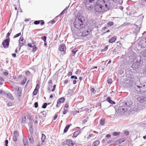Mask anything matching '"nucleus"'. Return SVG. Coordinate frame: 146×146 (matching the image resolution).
Masks as SVG:
<instances>
[{
    "label": "nucleus",
    "mask_w": 146,
    "mask_h": 146,
    "mask_svg": "<svg viewBox=\"0 0 146 146\" xmlns=\"http://www.w3.org/2000/svg\"><path fill=\"white\" fill-rule=\"evenodd\" d=\"M111 3L109 0H98L94 6L95 10L98 12L105 11L110 8Z\"/></svg>",
    "instance_id": "f257e3e1"
},
{
    "label": "nucleus",
    "mask_w": 146,
    "mask_h": 146,
    "mask_svg": "<svg viewBox=\"0 0 146 146\" xmlns=\"http://www.w3.org/2000/svg\"><path fill=\"white\" fill-rule=\"evenodd\" d=\"M135 108L133 103L131 101L124 102L120 104L118 110V112L121 114L123 113L127 110L130 111H133Z\"/></svg>",
    "instance_id": "f03ea898"
},
{
    "label": "nucleus",
    "mask_w": 146,
    "mask_h": 146,
    "mask_svg": "<svg viewBox=\"0 0 146 146\" xmlns=\"http://www.w3.org/2000/svg\"><path fill=\"white\" fill-rule=\"evenodd\" d=\"M73 24L74 28L79 30L84 28L87 25L84 17L80 15H78L75 17Z\"/></svg>",
    "instance_id": "7ed1b4c3"
},
{
    "label": "nucleus",
    "mask_w": 146,
    "mask_h": 146,
    "mask_svg": "<svg viewBox=\"0 0 146 146\" xmlns=\"http://www.w3.org/2000/svg\"><path fill=\"white\" fill-rule=\"evenodd\" d=\"M145 84H146V83H137L135 84V89L137 92L143 93L146 91V85Z\"/></svg>",
    "instance_id": "20e7f679"
},
{
    "label": "nucleus",
    "mask_w": 146,
    "mask_h": 146,
    "mask_svg": "<svg viewBox=\"0 0 146 146\" xmlns=\"http://www.w3.org/2000/svg\"><path fill=\"white\" fill-rule=\"evenodd\" d=\"M142 59L140 56H138L136 61L132 64L131 66L132 68L135 70L138 69L143 64V60Z\"/></svg>",
    "instance_id": "39448f33"
},
{
    "label": "nucleus",
    "mask_w": 146,
    "mask_h": 146,
    "mask_svg": "<svg viewBox=\"0 0 146 146\" xmlns=\"http://www.w3.org/2000/svg\"><path fill=\"white\" fill-rule=\"evenodd\" d=\"M10 38L6 39L3 40L2 42V45L5 48L9 47L10 42Z\"/></svg>",
    "instance_id": "423d86ee"
},
{
    "label": "nucleus",
    "mask_w": 146,
    "mask_h": 146,
    "mask_svg": "<svg viewBox=\"0 0 146 146\" xmlns=\"http://www.w3.org/2000/svg\"><path fill=\"white\" fill-rule=\"evenodd\" d=\"M139 46L141 48H144L146 47V38L141 39L138 43Z\"/></svg>",
    "instance_id": "0eeeda50"
},
{
    "label": "nucleus",
    "mask_w": 146,
    "mask_h": 146,
    "mask_svg": "<svg viewBox=\"0 0 146 146\" xmlns=\"http://www.w3.org/2000/svg\"><path fill=\"white\" fill-rule=\"evenodd\" d=\"M65 100V98L64 97H62L59 98L57 101V104L56 105V107L58 108L60 106L61 104H62L64 102Z\"/></svg>",
    "instance_id": "6e6552de"
},
{
    "label": "nucleus",
    "mask_w": 146,
    "mask_h": 146,
    "mask_svg": "<svg viewBox=\"0 0 146 146\" xmlns=\"http://www.w3.org/2000/svg\"><path fill=\"white\" fill-rule=\"evenodd\" d=\"M94 0H86L85 1V4L86 6V8H88V9H89L90 8L91 9L92 8V6L91 5H89V3H94Z\"/></svg>",
    "instance_id": "1a4fd4ad"
},
{
    "label": "nucleus",
    "mask_w": 146,
    "mask_h": 146,
    "mask_svg": "<svg viewBox=\"0 0 146 146\" xmlns=\"http://www.w3.org/2000/svg\"><path fill=\"white\" fill-rule=\"evenodd\" d=\"M137 99L139 102L143 103L145 101L146 98L145 97L141 96L138 97Z\"/></svg>",
    "instance_id": "9d476101"
},
{
    "label": "nucleus",
    "mask_w": 146,
    "mask_h": 146,
    "mask_svg": "<svg viewBox=\"0 0 146 146\" xmlns=\"http://www.w3.org/2000/svg\"><path fill=\"white\" fill-rule=\"evenodd\" d=\"M19 135V133L17 131H15L14 132L13 135V136L12 139L13 141H17V138Z\"/></svg>",
    "instance_id": "9b49d317"
},
{
    "label": "nucleus",
    "mask_w": 146,
    "mask_h": 146,
    "mask_svg": "<svg viewBox=\"0 0 146 146\" xmlns=\"http://www.w3.org/2000/svg\"><path fill=\"white\" fill-rule=\"evenodd\" d=\"M66 144L68 146H74V144L71 139H67L65 141Z\"/></svg>",
    "instance_id": "f8f14e48"
},
{
    "label": "nucleus",
    "mask_w": 146,
    "mask_h": 146,
    "mask_svg": "<svg viewBox=\"0 0 146 146\" xmlns=\"http://www.w3.org/2000/svg\"><path fill=\"white\" fill-rule=\"evenodd\" d=\"M46 113L44 111H41L39 114L40 119L41 120L43 119L44 118L46 117Z\"/></svg>",
    "instance_id": "ddd939ff"
},
{
    "label": "nucleus",
    "mask_w": 146,
    "mask_h": 146,
    "mask_svg": "<svg viewBox=\"0 0 146 146\" xmlns=\"http://www.w3.org/2000/svg\"><path fill=\"white\" fill-rule=\"evenodd\" d=\"M59 50L61 51H65L66 46L64 44H62L60 45L59 47Z\"/></svg>",
    "instance_id": "4468645a"
},
{
    "label": "nucleus",
    "mask_w": 146,
    "mask_h": 146,
    "mask_svg": "<svg viewBox=\"0 0 146 146\" xmlns=\"http://www.w3.org/2000/svg\"><path fill=\"white\" fill-rule=\"evenodd\" d=\"M126 139L125 137H123L121 139H120L118 140L115 141V143L116 144H119L122 142H123Z\"/></svg>",
    "instance_id": "2eb2a0df"
},
{
    "label": "nucleus",
    "mask_w": 146,
    "mask_h": 146,
    "mask_svg": "<svg viewBox=\"0 0 146 146\" xmlns=\"http://www.w3.org/2000/svg\"><path fill=\"white\" fill-rule=\"evenodd\" d=\"M40 22H41L40 24L41 25H42L44 24V21L42 20L35 21H34V23L35 25H37L39 24Z\"/></svg>",
    "instance_id": "dca6fc26"
},
{
    "label": "nucleus",
    "mask_w": 146,
    "mask_h": 146,
    "mask_svg": "<svg viewBox=\"0 0 146 146\" xmlns=\"http://www.w3.org/2000/svg\"><path fill=\"white\" fill-rule=\"evenodd\" d=\"M84 31H85L87 33V34H84V33H82L81 35V36H82L84 37L89 35L90 33V32L91 31V29H88L87 30H84Z\"/></svg>",
    "instance_id": "f3484780"
},
{
    "label": "nucleus",
    "mask_w": 146,
    "mask_h": 146,
    "mask_svg": "<svg viewBox=\"0 0 146 146\" xmlns=\"http://www.w3.org/2000/svg\"><path fill=\"white\" fill-rule=\"evenodd\" d=\"M135 26L136 28L134 31V32L137 33L139 32L141 26H139L135 24Z\"/></svg>",
    "instance_id": "a211bd4d"
},
{
    "label": "nucleus",
    "mask_w": 146,
    "mask_h": 146,
    "mask_svg": "<svg viewBox=\"0 0 146 146\" xmlns=\"http://www.w3.org/2000/svg\"><path fill=\"white\" fill-rule=\"evenodd\" d=\"M116 37L115 36L112 37L109 40V42L110 43H112L115 42L116 39Z\"/></svg>",
    "instance_id": "6ab92c4d"
},
{
    "label": "nucleus",
    "mask_w": 146,
    "mask_h": 146,
    "mask_svg": "<svg viewBox=\"0 0 146 146\" xmlns=\"http://www.w3.org/2000/svg\"><path fill=\"white\" fill-rule=\"evenodd\" d=\"M22 90L20 87H19L17 90V93L18 96L20 97L21 96Z\"/></svg>",
    "instance_id": "aec40b11"
},
{
    "label": "nucleus",
    "mask_w": 146,
    "mask_h": 146,
    "mask_svg": "<svg viewBox=\"0 0 146 146\" xmlns=\"http://www.w3.org/2000/svg\"><path fill=\"white\" fill-rule=\"evenodd\" d=\"M6 95H7L6 96L7 97L11 99V100H14V98L11 94L8 93L6 94Z\"/></svg>",
    "instance_id": "412c9836"
},
{
    "label": "nucleus",
    "mask_w": 146,
    "mask_h": 146,
    "mask_svg": "<svg viewBox=\"0 0 146 146\" xmlns=\"http://www.w3.org/2000/svg\"><path fill=\"white\" fill-rule=\"evenodd\" d=\"M28 137L31 143H33L34 142V139L32 136V135H29Z\"/></svg>",
    "instance_id": "4be33fe9"
},
{
    "label": "nucleus",
    "mask_w": 146,
    "mask_h": 146,
    "mask_svg": "<svg viewBox=\"0 0 146 146\" xmlns=\"http://www.w3.org/2000/svg\"><path fill=\"white\" fill-rule=\"evenodd\" d=\"M80 133V131L79 130H77L74 132V133L73 137H76L79 135Z\"/></svg>",
    "instance_id": "5701e85b"
},
{
    "label": "nucleus",
    "mask_w": 146,
    "mask_h": 146,
    "mask_svg": "<svg viewBox=\"0 0 146 146\" xmlns=\"http://www.w3.org/2000/svg\"><path fill=\"white\" fill-rule=\"evenodd\" d=\"M100 143V141L98 140H97L94 142L92 145V146H97Z\"/></svg>",
    "instance_id": "b1692460"
},
{
    "label": "nucleus",
    "mask_w": 146,
    "mask_h": 146,
    "mask_svg": "<svg viewBox=\"0 0 146 146\" xmlns=\"http://www.w3.org/2000/svg\"><path fill=\"white\" fill-rule=\"evenodd\" d=\"M70 126V125L68 124L66 126L64 130V133H66L67 132Z\"/></svg>",
    "instance_id": "393cba45"
},
{
    "label": "nucleus",
    "mask_w": 146,
    "mask_h": 146,
    "mask_svg": "<svg viewBox=\"0 0 146 146\" xmlns=\"http://www.w3.org/2000/svg\"><path fill=\"white\" fill-rule=\"evenodd\" d=\"M46 136L44 134H42V137L41 138L42 143L43 142H44V141L45 139Z\"/></svg>",
    "instance_id": "a878e982"
},
{
    "label": "nucleus",
    "mask_w": 146,
    "mask_h": 146,
    "mask_svg": "<svg viewBox=\"0 0 146 146\" xmlns=\"http://www.w3.org/2000/svg\"><path fill=\"white\" fill-rule=\"evenodd\" d=\"M105 119L102 118L100 120V124L102 125H104L105 123Z\"/></svg>",
    "instance_id": "bb28decb"
},
{
    "label": "nucleus",
    "mask_w": 146,
    "mask_h": 146,
    "mask_svg": "<svg viewBox=\"0 0 146 146\" xmlns=\"http://www.w3.org/2000/svg\"><path fill=\"white\" fill-rule=\"evenodd\" d=\"M23 141L24 146H29L27 139H23Z\"/></svg>",
    "instance_id": "cd10ccee"
},
{
    "label": "nucleus",
    "mask_w": 146,
    "mask_h": 146,
    "mask_svg": "<svg viewBox=\"0 0 146 146\" xmlns=\"http://www.w3.org/2000/svg\"><path fill=\"white\" fill-rule=\"evenodd\" d=\"M27 80V78L26 76L24 77L23 80L22 81V82H21V84L23 85H24L26 83Z\"/></svg>",
    "instance_id": "c85d7f7f"
},
{
    "label": "nucleus",
    "mask_w": 146,
    "mask_h": 146,
    "mask_svg": "<svg viewBox=\"0 0 146 146\" xmlns=\"http://www.w3.org/2000/svg\"><path fill=\"white\" fill-rule=\"evenodd\" d=\"M68 95H72L74 93V90L73 89H69L68 90Z\"/></svg>",
    "instance_id": "c756f323"
},
{
    "label": "nucleus",
    "mask_w": 146,
    "mask_h": 146,
    "mask_svg": "<svg viewBox=\"0 0 146 146\" xmlns=\"http://www.w3.org/2000/svg\"><path fill=\"white\" fill-rule=\"evenodd\" d=\"M78 50L76 49H74L72 50V53L73 56H74L75 54L77 51Z\"/></svg>",
    "instance_id": "7c9ffc66"
},
{
    "label": "nucleus",
    "mask_w": 146,
    "mask_h": 146,
    "mask_svg": "<svg viewBox=\"0 0 146 146\" xmlns=\"http://www.w3.org/2000/svg\"><path fill=\"white\" fill-rule=\"evenodd\" d=\"M12 31V30L11 29V30H10V31H9V32L8 33H7V35L6 36V39L10 38H9V36H10V34L11 33Z\"/></svg>",
    "instance_id": "2f4dec72"
},
{
    "label": "nucleus",
    "mask_w": 146,
    "mask_h": 146,
    "mask_svg": "<svg viewBox=\"0 0 146 146\" xmlns=\"http://www.w3.org/2000/svg\"><path fill=\"white\" fill-rule=\"evenodd\" d=\"M25 40H24V42H19V45H20V47L19 48V50H20L21 49V48L25 44Z\"/></svg>",
    "instance_id": "473e14b6"
},
{
    "label": "nucleus",
    "mask_w": 146,
    "mask_h": 146,
    "mask_svg": "<svg viewBox=\"0 0 146 146\" xmlns=\"http://www.w3.org/2000/svg\"><path fill=\"white\" fill-rule=\"evenodd\" d=\"M29 131L31 135L33 133V129L32 126H30L29 128Z\"/></svg>",
    "instance_id": "72a5a7b5"
},
{
    "label": "nucleus",
    "mask_w": 146,
    "mask_h": 146,
    "mask_svg": "<svg viewBox=\"0 0 146 146\" xmlns=\"http://www.w3.org/2000/svg\"><path fill=\"white\" fill-rule=\"evenodd\" d=\"M120 133L119 132H113L112 133V134L114 136H117L119 135Z\"/></svg>",
    "instance_id": "f704fd0d"
},
{
    "label": "nucleus",
    "mask_w": 146,
    "mask_h": 146,
    "mask_svg": "<svg viewBox=\"0 0 146 146\" xmlns=\"http://www.w3.org/2000/svg\"><path fill=\"white\" fill-rule=\"evenodd\" d=\"M90 88H91L90 89V92L93 94H95L96 93V90H95L93 88H92L91 86H90Z\"/></svg>",
    "instance_id": "c9c22d12"
},
{
    "label": "nucleus",
    "mask_w": 146,
    "mask_h": 146,
    "mask_svg": "<svg viewBox=\"0 0 146 146\" xmlns=\"http://www.w3.org/2000/svg\"><path fill=\"white\" fill-rule=\"evenodd\" d=\"M81 72V71L79 69H77V71L75 72V74L77 75L80 74Z\"/></svg>",
    "instance_id": "e433bc0d"
},
{
    "label": "nucleus",
    "mask_w": 146,
    "mask_h": 146,
    "mask_svg": "<svg viewBox=\"0 0 146 146\" xmlns=\"http://www.w3.org/2000/svg\"><path fill=\"white\" fill-rule=\"evenodd\" d=\"M47 104L46 103H44L42 106V108H45L47 106Z\"/></svg>",
    "instance_id": "4c0bfd02"
},
{
    "label": "nucleus",
    "mask_w": 146,
    "mask_h": 146,
    "mask_svg": "<svg viewBox=\"0 0 146 146\" xmlns=\"http://www.w3.org/2000/svg\"><path fill=\"white\" fill-rule=\"evenodd\" d=\"M41 38L42 40H43L44 41H46V36H43L41 37Z\"/></svg>",
    "instance_id": "58836bf2"
},
{
    "label": "nucleus",
    "mask_w": 146,
    "mask_h": 146,
    "mask_svg": "<svg viewBox=\"0 0 146 146\" xmlns=\"http://www.w3.org/2000/svg\"><path fill=\"white\" fill-rule=\"evenodd\" d=\"M108 46H105L103 49L101 51L103 52L106 51L108 49Z\"/></svg>",
    "instance_id": "ea45409f"
},
{
    "label": "nucleus",
    "mask_w": 146,
    "mask_h": 146,
    "mask_svg": "<svg viewBox=\"0 0 146 146\" xmlns=\"http://www.w3.org/2000/svg\"><path fill=\"white\" fill-rule=\"evenodd\" d=\"M21 33H19L15 35L13 37L14 38H16L21 35Z\"/></svg>",
    "instance_id": "a19ab883"
},
{
    "label": "nucleus",
    "mask_w": 146,
    "mask_h": 146,
    "mask_svg": "<svg viewBox=\"0 0 146 146\" xmlns=\"http://www.w3.org/2000/svg\"><path fill=\"white\" fill-rule=\"evenodd\" d=\"M48 83L50 86L51 87H52V83L51 80H49L48 81Z\"/></svg>",
    "instance_id": "79ce46f5"
},
{
    "label": "nucleus",
    "mask_w": 146,
    "mask_h": 146,
    "mask_svg": "<svg viewBox=\"0 0 146 146\" xmlns=\"http://www.w3.org/2000/svg\"><path fill=\"white\" fill-rule=\"evenodd\" d=\"M113 24V23L112 22H109L107 23V25L109 26H110Z\"/></svg>",
    "instance_id": "37998d69"
},
{
    "label": "nucleus",
    "mask_w": 146,
    "mask_h": 146,
    "mask_svg": "<svg viewBox=\"0 0 146 146\" xmlns=\"http://www.w3.org/2000/svg\"><path fill=\"white\" fill-rule=\"evenodd\" d=\"M0 94H2L3 95H5L6 94V93L3 90H0Z\"/></svg>",
    "instance_id": "c03bdc74"
},
{
    "label": "nucleus",
    "mask_w": 146,
    "mask_h": 146,
    "mask_svg": "<svg viewBox=\"0 0 146 146\" xmlns=\"http://www.w3.org/2000/svg\"><path fill=\"white\" fill-rule=\"evenodd\" d=\"M112 81L111 79H109L107 80V82L108 84H111L112 83Z\"/></svg>",
    "instance_id": "a18cd8bd"
},
{
    "label": "nucleus",
    "mask_w": 146,
    "mask_h": 146,
    "mask_svg": "<svg viewBox=\"0 0 146 146\" xmlns=\"http://www.w3.org/2000/svg\"><path fill=\"white\" fill-rule=\"evenodd\" d=\"M39 85L38 84H36V87L35 89L34 90H36V91H38L39 88Z\"/></svg>",
    "instance_id": "49530a36"
},
{
    "label": "nucleus",
    "mask_w": 146,
    "mask_h": 146,
    "mask_svg": "<svg viewBox=\"0 0 146 146\" xmlns=\"http://www.w3.org/2000/svg\"><path fill=\"white\" fill-rule=\"evenodd\" d=\"M107 101L110 103L111 100L110 97H108L106 98Z\"/></svg>",
    "instance_id": "de8ad7c7"
},
{
    "label": "nucleus",
    "mask_w": 146,
    "mask_h": 146,
    "mask_svg": "<svg viewBox=\"0 0 146 146\" xmlns=\"http://www.w3.org/2000/svg\"><path fill=\"white\" fill-rule=\"evenodd\" d=\"M32 48H33V50H35V51H36L37 50V47L35 45L33 46Z\"/></svg>",
    "instance_id": "09e8293b"
},
{
    "label": "nucleus",
    "mask_w": 146,
    "mask_h": 146,
    "mask_svg": "<svg viewBox=\"0 0 146 146\" xmlns=\"http://www.w3.org/2000/svg\"><path fill=\"white\" fill-rule=\"evenodd\" d=\"M64 110L62 112V113L63 114H66L67 112L68 111V110H65V109H64Z\"/></svg>",
    "instance_id": "8fccbe9b"
},
{
    "label": "nucleus",
    "mask_w": 146,
    "mask_h": 146,
    "mask_svg": "<svg viewBox=\"0 0 146 146\" xmlns=\"http://www.w3.org/2000/svg\"><path fill=\"white\" fill-rule=\"evenodd\" d=\"M38 91L36 90H34L33 91V94L34 95H36Z\"/></svg>",
    "instance_id": "3c124183"
},
{
    "label": "nucleus",
    "mask_w": 146,
    "mask_h": 146,
    "mask_svg": "<svg viewBox=\"0 0 146 146\" xmlns=\"http://www.w3.org/2000/svg\"><path fill=\"white\" fill-rule=\"evenodd\" d=\"M24 39L23 37H20V39L19 40V42H24Z\"/></svg>",
    "instance_id": "603ef678"
},
{
    "label": "nucleus",
    "mask_w": 146,
    "mask_h": 146,
    "mask_svg": "<svg viewBox=\"0 0 146 146\" xmlns=\"http://www.w3.org/2000/svg\"><path fill=\"white\" fill-rule=\"evenodd\" d=\"M71 79H77V76L75 75H72L71 76Z\"/></svg>",
    "instance_id": "864d4df0"
},
{
    "label": "nucleus",
    "mask_w": 146,
    "mask_h": 146,
    "mask_svg": "<svg viewBox=\"0 0 146 146\" xmlns=\"http://www.w3.org/2000/svg\"><path fill=\"white\" fill-rule=\"evenodd\" d=\"M35 107V108H36L38 106V102H35L34 104Z\"/></svg>",
    "instance_id": "5fc2aeb1"
},
{
    "label": "nucleus",
    "mask_w": 146,
    "mask_h": 146,
    "mask_svg": "<svg viewBox=\"0 0 146 146\" xmlns=\"http://www.w3.org/2000/svg\"><path fill=\"white\" fill-rule=\"evenodd\" d=\"M30 72L29 71H27L25 73V74L27 76H29L30 75Z\"/></svg>",
    "instance_id": "6e6d98bb"
},
{
    "label": "nucleus",
    "mask_w": 146,
    "mask_h": 146,
    "mask_svg": "<svg viewBox=\"0 0 146 146\" xmlns=\"http://www.w3.org/2000/svg\"><path fill=\"white\" fill-rule=\"evenodd\" d=\"M65 11H66V10L64 9L63 10L62 12L60 13V15H61L62 14H64V13H65Z\"/></svg>",
    "instance_id": "4d7b16f0"
},
{
    "label": "nucleus",
    "mask_w": 146,
    "mask_h": 146,
    "mask_svg": "<svg viewBox=\"0 0 146 146\" xmlns=\"http://www.w3.org/2000/svg\"><path fill=\"white\" fill-rule=\"evenodd\" d=\"M26 117L25 116H24V118H23L22 119V122H26Z\"/></svg>",
    "instance_id": "13d9d810"
},
{
    "label": "nucleus",
    "mask_w": 146,
    "mask_h": 146,
    "mask_svg": "<svg viewBox=\"0 0 146 146\" xmlns=\"http://www.w3.org/2000/svg\"><path fill=\"white\" fill-rule=\"evenodd\" d=\"M124 133L126 135H128L129 134V133L128 131H125Z\"/></svg>",
    "instance_id": "bf43d9fd"
},
{
    "label": "nucleus",
    "mask_w": 146,
    "mask_h": 146,
    "mask_svg": "<svg viewBox=\"0 0 146 146\" xmlns=\"http://www.w3.org/2000/svg\"><path fill=\"white\" fill-rule=\"evenodd\" d=\"M72 72H69L68 73V74H67V76H72Z\"/></svg>",
    "instance_id": "052dcab7"
},
{
    "label": "nucleus",
    "mask_w": 146,
    "mask_h": 146,
    "mask_svg": "<svg viewBox=\"0 0 146 146\" xmlns=\"http://www.w3.org/2000/svg\"><path fill=\"white\" fill-rule=\"evenodd\" d=\"M57 117H58V115L57 114H56L53 118V120H56V119L57 118Z\"/></svg>",
    "instance_id": "680f3d73"
},
{
    "label": "nucleus",
    "mask_w": 146,
    "mask_h": 146,
    "mask_svg": "<svg viewBox=\"0 0 146 146\" xmlns=\"http://www.w3.org/2000/svg\"><path fill=\"white\" fill-rule=\"evenodd\" d=\"M13 104L11 102H8L7 104V106H10L12 105Z\"/></svg>",
    "instance_id": "e2e57ef3"
},
{
    "label": "nucleus",
    "mask_w": 146,
    "mask_h": 146,
    "mask_svg": "<svg viewBox=\"0 0 146 146\" xmlns=\"http://www.w3.org/2000/svg\"><path fill=\"white\" fill-rule=\"evenodd\" d=\"M50 22L52 24H53L55 23V21L54 20V19H53L52 21H50Z\"/></svg>",
    "instance_id": "0e129e2a"
},
{
    "label": "nucleus",
    "mask_w": 146,
    "mask_h": 146,
    "mask_svg": "<svg viewBox=\"0 0 146 146\" xmlns=\"http://www.w3.org/2000/svg\"><path fill=\"white\" fill-rule=\"evenodd\" d=\"M110 103L111 104H115V103L114 101L111 100V101Z\"/></svg>",
    "instance_id": "69168bd1"
},
{
    "label": "nucleus",
    "mask_w": 146,
    "mask_h": 146,
    "mask_svg": "<svg viewBox=\"0 0 146 146\" xmlns=\"http://www.w3.org/2000/svg\"><path fill=\"white\" fill-rule=\"evenodd\" d=\"M27 46L31 48H32L33 46H32L31 43H28L27 44Z\"/></svg>",
    "instance_id": "338daca9"
},
{
    "label": "nucleus",
    "mask_w": 146,
    "mask_h": 146,
    "mask_svg": "<svg viewBox=\"0 0 146 146\" xmlns=\"http://www.w3.org/2000/svg\"><path fill=\"white\" fill-rule=\"evenodd\" d=\"M87 121V119H84L83 120L82 122L83 123H85Z\"/></svg>",
    "instance_id": "774afa93"
}]
</instances>
